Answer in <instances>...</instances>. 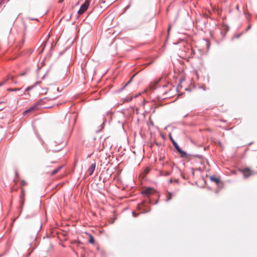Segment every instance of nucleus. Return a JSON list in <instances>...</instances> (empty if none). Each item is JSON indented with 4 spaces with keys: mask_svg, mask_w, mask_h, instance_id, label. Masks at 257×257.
<instances>
[{
    "mask_svg": "<svg viewBox=\"0 0 257 257\" xmlns=\"http://www.w3.org/2000/svg\"><path fill=\"white\" fill-rule=\"evenodd\" d=\"M88 241L90 243H92V244L94 243V242L95 241L94 237L90 235V237L89 238Z\"/></svg>",
    "mask_w": 257,
    "mask_h": 257,
    "instance_id": "obj_15",
    "label": "nucleus"
},
{
    "mask_svg": "<svg viewBox=\"0 0 257 257\" xmlns=\"http://www.w3.org/2000/svg\"><path fill=\"white\" fill-rule=\"evenodd\" d=\"M67 116H68V114H67L66 115V117H67ZM68 116H69V118L72 117L73 119L74 123H75L76 120V117H77L75 113H72V114H69L68 115Z\"/></svg>",
    "mask_w": 257,
    "mask_h": 257,
    "instance_id": "obj_14",
    "label": "nucleus"
},
{
    "mask_svg": "<svg viewBox=\"0 0 257 257\" xmlns=\"http://www.w3.org/2000/svg\"><path fill=\"white\" fill-rule=\"evenodd\" d=\"M170 140L173 144V146L177 150V151L180 154L182 158H185L188 156V154L184 151L181 149L179 147L177 143L173 139L172 136H170Z\"/></svg>",
    "mask_w": 257,
    "mask_h": 257,
    "instance_id": "obj_3",
    "label": "nucleus"
},
{
    "mask_svg": "<svg viewBox=\"0 0 257 257\" xmlns=\"http://www.w3.org/2000/svg\"><path fill=\"white\" fill-rule=\"evenodd\" d=\"M8 80H12V82L15 83H17V82L16 81H15L14 77L11 76V75H9L8 76Z\"/></svg>",
    "mask_w": 257,
    "mask_h": 257,
    "instance_id": "obj_16",
    "label": "nucleus"
},
{
    "mask_svg": "<svg viewBox=\"0 0 257 257\" xmlns=\"http://www.w3.org/2000/svg\"><path fill=\"white\" fill-rule=\"evenodd\" d=\"M104 122H103L100 125V127H101V129L100 130H102L103 128L104 127Z\"/></svg>",
    "mask_w": 257,
    "mask_h": 257,
    "instance_id": "obj_24",
    "label": "nucleus"
},
{
    "mask_svg": "<svg viewBox=\"0 0 257 257\" xmlns=\"http://www.w3.org/2000/svg\"><path fill=\"white\" fill-rule=\"evenodd\" d=\"M40 100H43V101L41 102L39 104V108L46 104L47 103V101H49L50 99H48L47 97H45L41 99Z\"/></svg>",
    "mask_w": 257,
    "mask_h": 257,
    "instance_id": "obj_10",
    "label": "nucleus"
},
{
    "mask_svg": "<svg viewBox=\"0 0 257 257\" xmlns=\"http://www.w3.org/2000/svg\"><path fill=\"white\" fill-rule=\"evenodd\" d=\"M141 193L146 198L141 203L137 205V209L142 211L141 213L148 212L151 210L148 205L152 203V200L150 198L151 196L155 195L158 197V199L155 202V204H157L159 201V195L156 193V191L151 187L143 189Z\"/></svg>",
    "mask_w": 257,
    "mask_h": 257,
    "instance_id": "obj_1",
    "label": "nucleus"
},
{
    "mask_svg": "<svg viewBox=\"0 0 257 257\" xmlns=\"http://www.w3.org/2000/svg\"><path fill=\"white\" fill-rule=\"evenodd\" d=\"M21 88H8L7 90L9 91H19Z\"/></svg>",
    "mask_w": 257,
    "mask_h": 257,
    "instance_id": "obj_18",
    "label": "nucleus"
},
{
    "mask_svg": "<svg viewBox=\"0 0 257 257\" xmlns=\"http://www.w3.org/2000/svg\"><path fill=\"white\" fill-rule=\"evenodd\" d=\"M150 171V169L149 168H147L145 169L144 172L145 175H147Z\"/></svg>",
    "mask_w": 257,
    "mask_h": 257,
    "instance_id": "obj_19",
    "label": "nucleus"
},
{
    "mask_svg": "<svg viewBox=\"0 0 257 257\" xmlns=\"http://www.w3.org/2000/svg\"><path fill=\"white\" fill-rule=\"evenodd\" d=\"M132 214H133V216L134 217H137V216H138V215H139V214L136 213L135 212H134V211L132 212Z\"/></svg>",
    "mask_w": 257,
    "mask_h": 257,
    "instance_id": "obj_21",
    "label": "nucleus"
},
{
    "mask_svg": "<svg viewBox=\"0 0 257 257\" xmlns=\"http://www.w3.org/2000/svg\"><path fill=\"white\" fill-rule=\"evenodd\" d=\"M57 91H59V87H58V88H57Z\"/></svg>",
    "mask_w": 257,
    "mask_h": 257,
    "instance_id": "obj_33",
    "label": "nucleus"
},
{
    "mask_svg": "<svg viewBox=\"0 0 257 257\" xmlns=\"http://www.w3.org/2000/svg\"><path fill=\"white\" fill-rule=\"evenodd\" d=\"M134 76L135 75L133 76L130 79V80L127 82V83L121 88L120 91H122V90H123L128 84H130L132 82Z\"/></svg>",
    "mask_w": 257,
    "mask_h": 257,
    "instance_id": "obj_13",
    "label": "nucleus"
},
{
    "mask_svg": "<svg viewBox=\"0 0 257 257\" xmlns=\"http://www.w3.org/2000/svg\"><path fill=\"white\" fill-rule=\"evenodd\" d=\"M90 5V2L88 0H86L83 4L81 5L80 8L78 11V14L80 15L83 14L88 9Z\"/></svg>",
    "mask_w": 257,
    "mask_h": 257,
    "instance_id": "obj_5",
    "label": "nucleus"
},
{
    "mask_svg": "<svg viewBox=\"0 0 257 257\" xmlns=\"http://www.w3.org/2000/svg\"><path fill=\"white\" fill-rule=\"evenodd\" d=\"M20 202H21V205H23L24 203V199L21 198Z\"/></svg>",
    "mask_w": 257,
    "mask_h": 257,
    "instance_id": "obj_23",
    "label": "nucleus"
},
{
    "mask_svg": "<svg viewBox=\"0 0 257 257\" xmlns=\"http://www.w3.org/2000/svg\"><path fill=\"white\" fill-rule=\"evenodd\" d=\"M5 0H0V5L1 6L4 4V2H5Z\"/></svg>",
    "mask_w": 257,
    "mask_h": 257,
    "instance_id": "obj_26",
    "label": "nucleus"
},
{
    "mask_svg": "<svg viewBox=\"0 0 257 257\" xmlns=\"http://www.w3.org/2000/svg\"><path fill=\"white\" fill-rule=\"evenodd\" d=\"M16 175H18L17 172H16Z\"/></svg>",
    "mask_w": 257,
    "mask_h": 257,
    "instance_id": "obj_38",
    "label": "nucleus"
},
{
    "mask_svg": "<svg viewBox=\"0 0 257 257\" xmlns=\"http://www.w3.org/2000/svg\"><path fill=\"white\" fill-rule=\"evenodd\" d=\"M43 101V100H39L37 101L34 104L31 106L29 108L25 110L23 112L24 115H26L30 112H33L36 110L39 109V104L41 102Z\"/></svg>",
    "mask_w": 257,
    "mask_h": 257,
    "instance_id": "obj_4",
    "label": "nucleus"
},
{
    "mask_svg": "<svg viewBox=\"0 0 257 257\" xmlns=\"http://www.w3.org/2000/svg\"><path fill=\"white\" fill-rule=\"evenodd\" d=\"M43 108H51L52 107V106H43Z\"/></svg>",
    "mask_w": 257,
    "mask_h": 257,
    "instance_id": "obj_30",
    "label": "nucleus"
},
{
    "mask_svg": "<svg viewBox=\"0 0 257 257\" xmlns=\"http://www.w3.org/2000/svg\"><path fill=\"white\" fill-rule=\"evenodd\" d=\"M153 61H151V62H150L148 63L147 64V66H149V65H151V64H152V63H153Z\"/></svg>",
    "mask_w": 257,
    "mask_h": 257,
    "instance_id": "obj_28",
    "label": "nucleus"
},
{
    "mask_svg": "<svg viewBox=\"0 0 257 257\" xmlns=\"http://www.w3.org/2000/svg\"><path fill=\"white\" fill-rule=\"evenodd\" d=\"M95 166H96V164H95V162L92 163L90 166V167H89V168L87 170V172H88V173L89 174V175H92V174L93 173V172H94V171L95 170Z\"/></svg>",
    "mask_w": 257,
    "mask_h": 257,
    "instance_id": "obj_7",
    "label": "nucleus"
},
{
    "mask_svg": "<svg viewBox=\"0 0 257 257\" xmlns=\"http://www.w3.org/2000/svg\"><path fill=\"white\" fill-rule=\"evenodd\" d=\"M6 82V80L0 82V87L3 85Z\"/></svg>",
    "mask_w": 257,
    "mask_h": 257,
    "instance_id": "obj_22",
    "label": "nucleus"
},
{
    "mask_svg": "<svg viewBox=\"0 0 257 257\" xmlns=\"http://www.w3.org/2000/svg\"><path fill=\"white\" fill-rule=\"evenodd\" d=\"M170 181L171 183H172V180L171 179Z\"/></svg>",
    "mask_w": 257,
    "mask_h": 257,
    "instance_id": "obj_36",
    "label": "nucleus"
},
{
    "mask_svg": "<svg viewBox=\"0 0 257 257\" xmlns=\"http://www.w3.org/2000/svg\"><path fill=\"white\" fill-rule=\"evenodd\" d=\"M236 9L238 10V6H236Z\"/></svg>",
    "mask_w": 257,
    "mask_h": 257,
    "instance_id": "obj_35",
    "label": "nucleus"
},
{
    "mask_svg": "<svg viewBox=\"0 0 257 257\" xmlns=\"http://www.w3.org/2000/svg\"><path fill=\"white\" fill-rule=\"evenodd\" d=\"M29 19L31 20H32V21H34V20H36V21H38V19H36V18H29Z\"/></svg>",
    "mask_w": 257,
    "mask_h": 257,
    "instance_id": "obj_25",
    "label": "nucleus"
},
{
    "mask_svg": "<svg viewBox=\"0 0 257 257\" xmlns=\"http://www.w3.org/2000/svg\"><path fill=\"white\" fill-rule=\"evenodd\" d=\"M40 83L39 81H37L34 85H32V86H29L26 89H25V92H28L31 90H32L35 86H36L38 84H39Z\"/></svg>",
    "mask_w": 257,
    "mask_h": 257,
    "instance_id": "obj_12",
    "label": "nucleus"
},
{
    "mask_svg": "<svg viewBox=\"0 0 257 257\" xmlns=\"http://www.w3.org/2000/svg\"><path fill=\"white\" fill-rule=\"evenodd\" d=\"M129 7H130V6H127V7H126V9H127V8H129Z\"/></svg>",
    "mask_w": 257,
    "mask_h": 257,
    "instance_id": "obj_34",
    "label": "nucleus"
},
{
    "mask_svg": "<svg viewBox=\"0 0 257 257\" xmlns=\"http://www.w3.org/2000/svg\"><path fill=\"white\" fill-rule=\"evenodd\" d=\"M47 73H48V72H47L45 73V75L42 77V79H44L45 77V76H46V75L47 74Z\"/></svg>",
    "mask_w": 257,
    "mask_h": 257,
    "instance_id": "obj_29",
    "label": "nucleus"
},
{
    "mask_svg": "<svg viewBox=\"0 0 257 257\" xmlns=\"http://www.w3.org/2000/svg\"><path fill=\"white\" fill-rule=\"evenodd\" d=\"M250 28H251V26L250 25H248V27L246 28V31H247L249 29H250Z\"/></svg>",
    "mask_w": 257,
    "mask_h": 257,
    "instance_id": "obj_27",
    "label": "nucleus"
},
{
    "mask_svg": "<svg viewBox=\"0 0 257 257\" xmlns=\"http://www.w3.org/2000/svg\"><path fill=\"white\" fill-rule=\"evenodd\" d=\"M62 168V166H61L53 170L51 172V175H54L56 174L61 170Z\"/></svg>",
    "mask_w": 257,
    "mask_h": 257,
    "instance_id": "obj_11",
    "label": "nucleus"
},
{
    "mask_svg": "<svg viewBox=\"0 0 257 257\" xmlns=\"http://www.w3.org/2000/svg\"><path fill=\"white\" fill-rule=\"evenodd\" d=\"M241 34H239V35H237V36H236V37H237V38H239L240 37V36H241Z\"/></svg>",
    "mask_w": 257,
    "mask_h": 257,
    "instance_id": "obj_31",
    "label": "nucleus"
},
{
    "mask_svg": "<svg viewBox=\"0 0 257 257\" xmlns=\"http://www.w3.org/2000/svg\"><path fill=\"white\" fill-rule=\"evenodd\" d=\"M62 142L63 141L61 136L58 137V138H55L53 140H50L48 144L49 147L50 148V150L54 152H57L61 151L63 147V146H59L58 148H55V147L57 145L61 146Z\"/></svg>",
    "mask_w": 257,
    "mask_h": 257,
    "instance_id": "obj_2",
    "label": "nucleus"
},
{
    "mask_svg": "<svg viewBox=\"0 0 257 257\" xmlns=\"http://www.w3.org/2000/svg\"><path fill=\"white\" fill-rule=\"evenodd\" d=\"M210 180L212 182H214L216 185H218L221 182L220 179L215 177V176H211L210 177Z\"/></svg>",
    "mask_w": 257,
    "mask_h": 257,
    "instance_id": "obj_8",
    "label": "nucleus"
},
{
    "mask_svg": "<svg viewBox=\"0 0 257 257\" xmlns=\"http://www.w3.org/2000/svg\"><path fill=\"white\" fill-rule=\"evenodd\" d=\"M242 173L245 178H247L249 176H251L252 173V171L248 168H246L242 170Z\"/></svg>",
    "mask_w": 257,
    "mask_h": 257,
    "instance_id": "obj_6",
    "label": "nucleus"
},
{
    "mask_svg": "<svg viewBox=\"0 0 257 257\" xmlns=\"http://www.w3.org/2000/svg\"><path fill=\"white\" fill-rule=\"evenodd\" d=\"M63 1V0H60L59 3H62Z\"/></svg>",
    "mask_w": 257,
    "mask_h": 257,
    "instance_id": "obj_32",
    "label": "nucleus"
},
{
    "mask_svg": "<svg viewBox=\"0 0 257 257\" xmlns=\"http://www.w3.org/2000/svg\"><path fill=\"white\" fill-rule=\"evenodd\" d=\"M170 30V28H169L168 30L169 31Z\"/></svg>",
    "mask_w": 257,
    "mask_h": 257,
    "instance_id": "obj_37",
    "label": "nucleus"
},
{
    "mask_svg": "<svg viewBox=\"0 0 257 257\" xmlns=\"http://www.w3.org/2000/svg\"><path fill=\"white\" fill-rule=\"evenodd\" d=\"M21 184V186H25L27 184V183L24 180H22Z\"/></svg>",
    "mask_w": 257,
    "mask_h": 257,
    "instance_id": "obj_20",
    "label": "nucleus"
},
{
    "mask_svg": "<svg viewBox=\"0 0 257 257\" xmlns=\"http://www.w3.org/2000/svg\"><path fill=\"white\" fill-rule=\"evenodd\" d=\"M172 196H173V194L171 192L167 191L166 192V202H169V201H170L172 199Z\"/></svg>",
    "mask_w": 257,
    "mask_h": 257,
    "instance_id": "obj_9",
    "label": "nucleus"
},
{
    "mask_svg": "<svg viewBox=\"0 0 257 257\" xmlns=\"http://www.w3.org/2000/svg\"><path fill=\"white\" fill-rule=\"evenodd\" d=\"M162 175L165 176H168L171 175V172L169 171H165L164 173H162Z\"/></svg>",
    "mask_w": 257,
    "mask_h": 257,
    "instance_id": "obj_17",
    "label": "nucleus"
}]
</instances>
